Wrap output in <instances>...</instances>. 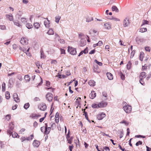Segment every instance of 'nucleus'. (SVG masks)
Instances as JSON below:
<instances>
[{
  "label": "nucleus",
  "mask_w": 151,
  "mask_h": 151,
  "mask_svg": "<svg viewBox=\"0 0 151 151\" xmlns=\"http://www.w3.org/2000/svg\"><path fill=\"white\" fill-rule=\"evenodd\" d=\"M21 21L23 23L25 24L27 21V19L26 18H21Z\"/></svg>",
  "instance_id": "nucleus-42"
},
{
  "label": "nucleus",
  "mask_w": 151,
  "mask_h": 151,
  "mask_svg": "<svg viewBox=\"0 0 151 151\" xmlns=\"http://www.w3.org/2000/svg\"><path fill=\"white\" fill-rule=\"evenodd\" d=\"M91 106L93 108H99V104H93Z\"/></svg>",
  "instance_id": "nucleus-29"
},
{
  "label": "nucleus",
  "mask_w": 151,
  "mask_h": 151,
  "mask_svg": "<svg viewBox=\"0 0 151 151\" xmlns=\"http://www.w3.org/2000/svg\"><path fill=\"white\" fill-rule=\"evenodd\" d=\"M51 129L50 127H47L45 128V134H48L51 130Z\"/></svg>",
  "instance_id": "nucleus-22"
},
{
  "label": "nucleus",
  "mask_w": 151,
  "mask_h": 151,
  "mask_svg": "<svg viewBox=\"0 0 151 151\" xmlns=\"http://www.w3.org/2000/svg\"><path fill=\"white\" fill-rule=\"evenodd\" d=\"M38 80H41L40 83L37 85V86L40 85L42 83V80L40 77H39L38 78Z\"/></svg>",
  "instance_id": "nucleus-51"
},
{
  "label": "nucleus",
  "mask_w": 151,
  "mask_h": 151,
  "mask_svg": "<svg viewBox=\"0 0 151 151\" xmlns=\"http://www.w3.org/2000/svg\"><path fill=\"white\" fill-rule=\"evenodd\" d=\"M102 95L103 96L105 97H106L107 96V94L106 92H103L102 93Z\"/></svg>",
  "instance_id": "nucleus-63"
},
{
  "label": "nucleus",
  "mask_w": 151,
  "mask_h": 151,
  "mask_svg": "<svg viewBox=\"0 0 151 151\" xmlns=\"http://www.w3.org/2000/svg\"><path fill=\"white\" fill-rule=\"evenodd\" d=\"M59 114L58 112L56 114L55 118V121L56 123H58L59 122Z\"/></svg>",
  "instance_id": "nucleus-19"
},
{
  "label": "nucleus",
  "mask_w": 151,
  "mask_h": 151,
  "mask_svg": "<svg viewBox=\"0 0 151 151\" xmlns=\"http://www.w3.org/2000/svg\"><path fill=\"white\" fill-rule=\"evenodd\" d=\"M145 49L146 51L150 52V48L148 46L146 47Z\"/></svg>",
  "instance_id": "nucleus-54"
},
{
  "label": "nucleus",
  "mask_w": 151,
  "mask_h": 151,
  "mask_svg": "<svg viewBox=\"0 0 151 151\" xmlns=\"http://www.w3.org/2000/svg\"><path fill=\"white\" fill-rule=\"evenodd\" d=\"M93 20V18L92 17H88L86 18V21L87 22H89Z\"/></svg>",
  "instance_id": "nucleus-34"
},
{
  "label": "nucleus",
  "mask_w": 151,
  "mask_h": 151,
  "mask_svg": "<svg viewBox=\"0 0 151 151\" xmlns=\"http://www.w3.org/2000/svg\"><path fill=\"white\" fill-rule=\"evenodd\" d=\"M38 125V124L35 121L34 122V123H33L34 127L35 128L36 127H37V126Z\"/></svg>",
  "instance_id": "nucleus-57"
},
{
  "label": "nucleus",
  "mask_w": 151,
  "mask_h": 151,
  "mask_svg": "<svg viewBox=\"0 0 151 151\" xmlns=\"http://www.w3.org/2000/svg\"><path fill=\"white\" fill-rule=\"evenodd\" d=\"M6 84L4 82L2 85V91H4L5 90Z\"/></svg>",
  "instance_id": "nucleus-38"
},
{
  "label": "nucleus",
  "mask_w": 151,
  "mask_h": 151,
  "mask_svg": "<svg viewBox=\"0 0 151 151\" xmlns=\"http://www.w3.org/2000/svg\"><path fill=\"white\" fill-rule=\"evenodd\" d=\"M131 63L130 61H129L127 64V68L129 70L130 69Z\"/></svg>",
  "instance_id": "nucleus-36"
},
{
  "label": "nucleus",
  "mask_w": 151,
  "mask_h": 151,
  "mask_svg": "<svg viewBox=\"0 0 151 151\" xmlns=\"http://www.w3.org/2000/svg\"><path fill=\"white\" fill-rule=\"evenodd\" d=\"M29 104L28 103H27L24 104V107L25 109H27L29 107Z\"/></svg>",
  "instance_id": "nucleus-40"
},
{
  "label": "nucleus",
  "mask_w": 151,
  "mask_h": 151,
  "mask_svg": "<svg viewBox=\"0 0 151 151\" xmlns=\"http://www.w3.org/2000/svg\"><path fill=\"white\" fill-rule=\"evenodd\" d=\"M106 75L108 79L110 80H112L113 79V76L112 75L109 73H106Z\"/></svg>",
  "instance_id": "nucleus-17"
},
{
  "label": "nucleus",
  "mask_w": 151,
  "mask_h": 151,
  "mask_svg": "<svg viewBox=\"0 0 151 151\" xmlns=\"http://www.w3.org/2000/svg\"><path fill=\"white\" fill-rule=\"evenodd\" d=\"M68 52L71 55H75L76 54V49L72 47L68 46Z\"/></svg>",
  "instance_id": "nucleus-3"
},
{
  "label": "nucleus",
  "mask_w": 151,
  "mask_h": 151,
  "mask_svg": "<svg viewBox=\"0 0 151 151\" xmlns=\"http://www.w3.org/2000/svg\"><path fill=\"white\" fill-rule=\"evenodd\" d=\"M96 93L94 91H92L90 94V97L92 99H94L96 96Z\"/></svg>",
  "instance_id": "nucleus-15"
},
{
  "label": "nucleus",
  "mask_w": 151,
  "mask_h": 151,
  "mask_svg": "<svg viewBox=\"0 0 151 151\" xmlns=\"http://www.w3.org/2000/svg\"><path fill=\"white\" fill-rule=\"evenodd\" d=\"M47 33L49 35H53L54 34V31L52 29H50L48 31Z\"/></svg>",
  "instance_id": "nucleus-24"
},
{
  "label": "nucleus",
  "mask_w": 151,
  "mask_h": 151,
  "mask_svg": "<svg viewBox=\"0 0 151 151\" xmlns=\"http://www.w3.org/2000/svg\"><path fill=\"white\" fill-rule=\"evenodd\" d=\"M94 62L99 66H101L102 65V63L101 62H99L96 60H94Z\"/></svg>",
  "instance_id": "nucleus-47"
},
{
  "label": "nucleus",
  "mask_w": 151,
  "mask_h": 151,
  "mask_svg": "<svg viewBox=\"0 0 151 151\" xmlns=\"http://www.w3.org/2000/svg\"><path fill=\"white\" fill-rule=\"evenodd\" d=\"M135 53V51L134 50H133L131 53V55L130 56V58H132L134 56V54Z\"/></svg>",
  "instance_id": "nucleus-48"
},
{
  "label": "nucleus",
  "mask_w": 151,
  "mask_h": 151,
  "mask_svg": "<svg viewBox=\"0 0 151 151\" xmlns=\"http://www.w3.org/2000/svg\"><path fill=\"white\" fill-rule=\"evenodd\" d=\"M20 43L23 45H26L28 44V40L25 37H22L20 41Z\"/></svg>",
  "instance_id": "nucleus-4"
},
{
  "label": "nucleus",
  "mask_w": 151,
  "mask_h": 151,
  "mask_svg": "<svg viewBox=\"0 0 151 151\" xmlns=\"http://www.w3.org/2000/svg\"><path fill=\"white\" fill-rule=\"evenodd\" d=\"M142 144V142L141 141H139L137 142L136 144V146H138L139 145H141Z\"/></svg>",
  "instance_id": "nucleus-55"
},
{
  "label": "nucleus",
  "mask_w": 151,
  "mask_h": 151,
  "mask_svg": "<svg viewBox=\"0 0 151 151\" xmlns=\"http://www.w3.org/2000/svg\"><path fill=\"white\" fill-rule=\"evenodd\" d=\"M88 84L91 86H93L95 85V82L93 80H90L88 82Z\"/></svg>",
  "instance_id": "nucleus-20"
},
{
  "label": "nucleus",
  "mask_w": 151,
  "mask_h": 151,
  "mask_svg": "<svg viewBox=\"0 0 151 151\" xmlns=\"http://www.w3.org/2000/svg\"><path fill=\"white\" fill-rule=\"evenodd\" d=\"M130 21L128 17H126L123 20V24L124 27H128L130 24Z\"/></svg>",
  "instance_id": "nucleus-2"
},
{
  "label": "nucleus",
  "mask_w": 151,
  "mask_h": 151,
  "mask_svg": "<svg viewBox=\"0 0 151 151\" xmlns=\"http://www.w3.org/2000/svg\"><path fill=\"white\" fill-rule=\"evenodd\" d=\"M13 98L14 101L17 102H19L20 101L19 99L18 95L16 93H14L13 94Z\"/></svg>",
  "instance_id": "nucleus-12"
},
{
  "label": "nucleus",
  "mask_w": 151,
  "mask_h": 151,
  "mask_svg": "<svg viewBox=\"0 0 151 151\" xmlns=\"http://www.w3.org/2000/svg\"><path fill=\"white\" fill-rule=\"evenodd\" d=\"M61 17L59 16H57L55 17V22L57 23L59 22V20L60 19Z\"/></svg>",
  "instance_id": "nucleus-25"
},
{
  "label": "nucleus",
  "mask_w": 151,
  "mask_h": 151,
  "mask_svg": "<svg viewBox=\"0 0 151 151\" xmlns=\"http://www.w3.org/2000/svg\"><path fill=\"white\" fill-rule=\"evenodd\" d=\"M14 125L13 122L11 123L9 125V129L11 130H12L14 128Z\"/></svg>",
  "instance_id": "nucleus-30"
},
{
  "label": "nucleus",
  "mask_w": 151,
  "mask_h": 151,
  "mask_svg": "<svg viewBox=\"0 0 151 151\" xmlns=\"http://www.w3.org/2000/svg\"><path fill=\"white\" fill-rule=\"evenodd\" d=\"M80 42L81 43V46L85 45L86 43V40H81Z\"/></svg>",
  "instance_id": "nucleus-27"
},
{
  "label": "nucleus",
  "mask_w": 151,
  "mask_h": 151,
  "mask_svg": "<svg viewBox=\"0 0 151 151\" xmlns=\"http://www.w3.org/2000/svg\"><path fill=\"white\" fill-rule=\"evenodd\" d=\"M45 19H47V20H45L44 21V25L46 28H48L50 27V21L48 20L47 18H45Z\"/></svg>",
  "instance_id": "nucleus-7"
},
{
  "label": "nucleus",
  "mask_w": 151,
  "mask_h": 151,
  "mask_svg": "<svg viewBox=\"0 0 151 151\" xmlns=\"http://www.w3.org/2000/svg\"><path fill=\"white\" fill-rule=\"evenodd\" d=\"M146 75V73L145 72H142L140 74L139 76V78L140 79H144L145 77V75Z\"/></svg>",
  "instance_id": "nucleus-18"
},
{
  "label": "nucleus",
  "mask_w": 151,
  "mask_h": 151,
  "mask_svg": "<svg viewBox=\"0 0 151 151\" xmlns=\"http://www.w3.org/2000/svg\"><path fill=\"white\" fill-rule=\"evenodd\" d=\"M98 43V44L99 46H101L103 45V42L101 41H99Z\"/></svg>",
  "instance_id": "nucleus-61"
},
{
  "label": "nucleus",
  "mask_w": 151,
  "mask_h": 151,
  "mask_svg": "<svg viewBox=\"0 0 151 151\" xmlns=\"http://www.w3.org/2000/svg\"><path fill=\"white\" fill-rule=\"evenodd\" d=\"M84 115H85V118L89 122H91L90 121V120H89V119H88V115H87V113L86 112V111H84Z\"/></svg>",
  "instance_id": "nucleus-37"
},
{
  "label": "nucleus",
  "mask_w": 151,
  "mask_h": 151,
  "mask_svg": "<svg viewBox=\"0 0 151 151\" xmlns=\"http://www.w3.org/2000/svg\"><path fill=\"white\" fill-rule=\"evenodd\" d=\"M120 124H125L126 125H128L129 124V123L128 122H127L126 121L123 120V121L120 122Z\"/></svg>",
  "instance_id": "nucleus-45"
},
{
  "label": "nucleus",
  "mask_w": 151,
  "mask_h": 151,
  "mask_svg": "<svg viewBox=\"0 0 151 151\" xmlns=\"http://www.w3.org/2000/svg\"><path fill=\"white\" fill-rule=\"evenodd\" d=\"M104 149L106 151H109V148L108 147L105 146L104 147Z\"/></svg>",
  "instance_id": "nucleus-60"
},
{
  "label": "nucleus",
  "mask_w": 151,
  "mask_h": 151,
  "mask_svg": "<svg viewBox=\"0 0 151 151\" xmlns=\"http://www.w3.org/2000/svg\"><path fill=\"white\" fill-rule=\"evenodd\" d=\"M105 116L106 115L104 113H102L100 114H98L97 115V118L98 120H101L105 117Z\"/></svg>",
  "instance_id": "nucleus-9"
},
{
  "label": "nucleus",
  "mask_w": 151,
  "mask_h": 151,
  "mask_svg": "<svg viewBox=\"0 0 151 151\" xmlns=\"http://www.w3.org/2000/svg\"><path fill=\"white\" fill-rule=\"evenodd\" d=\"M112 10L113 11H115L116 12H119V9L115 6H114L112 7Z\"/></svg>",
  "instance_id": "nucleus-23"
},
{
  "label": "nucleus",
  "mask_w": 151,
  "mask_h": 151,
  "mask_svg": "<svg viewBox=\"0 0 151 151\" xmlns=\"http://www.w3.org/2000/svg\"><path fill=\"white\" fill-rule=\"evenodd\" d=\"M24 79L26 82H29L30 80V78L28 75H26L24 76Z\"/></svg>",
  "instance_id": "nucleus-28"
},
{
  "label": "nucleus",
  "mask_w": 151,
  "mask_h": 151,
  "mask_svg": "<svg viewBox=\"0 0 151 151\" xmlns=\"http://www.w3.org/2000/svg\"><path fill=\"white\" fill-rule=\"evenodd\" d=\"M13 22L14 24L15 25L19 27L20 26V25H19V21H18L14 20L13 21Z\"/></svg>",
  "instance_id": "nucleus-41"
},
{
  "label": "nucleus",
  "mask_w": 151,
  "mask_h": 151,
  "mask_svg": "<svg viewBox=\"0 0 151 151\" xmlns=\"http://www.w3.org/2000/svg\"><path fill=\"white\" fill-rule=\"evenodd\" d=\"M143 24L141 25V26H142L143 25L145 24H149V21H147L146 20H144L142 22Z\"/></svg>",
  "instance_id": "nucleus-44"
},
{
  "label": "nucleus",
  "mask_w": 151,
  "mask_h": 151,
  "mask_svg": "<svg viewBox=\"0 0 151 151\" xmlns=\"http://www.w3.org/2000/svg\"><path fill=\"white\" fill-rule=\"evenodd\" d=\"M41 116V115L40 114H32L30 116V117L34 119H37Z\"/></svg>",
  "instance_id": "nucleus-10"
},
{
  "label": "nucleus",
  "mask_w": 151,
  "mask_h": 151,
  "mask_svg": "<svg viewBox=\"0 0 151 151\" xmlns=\"http://www.w3.org/2000/svg\"><path fill=\"white\" fill-rule=\"evenodd\" d=\"M38 108L41 110L44 111L46 109L47 106L45 103H42L39 105Z\"/></svg>",
  "instance_id": "nucleus-6"
},
{
  "label": "nucleus",
  "mask_w": 151,
  "mask_h": 151,
  "mask_svg": "<svg viewBox=\"0 0 151 151\" xmlns=\"http://www.w3.org/2000/svg\"><path fill=\"white\" fill-rule=\"evenodd\" d=\"M12 135L13 137L14 138H15V137H17V136H18V137L19 138V136L18 135L17 133L14 132V133H12Z\"/></svg>",
  "instance_id": "nucleus-39"
},
{
  "label": "nucleus",
  "mask_w": 151,
  "mask_h": 151,
  "mask_svg": "<svg viewBox=\"0 0 151 151\" xmlns=\"http://www.w3.org/2000/svg\"><path fill=\"white\" fill-rule=\"evenodd\" d=\"M55 39L56 40H58L60 41V43L64 44L65 42V41L63 39H60L59 35L57 34H55Z\"/></svg>",
  "instance_id": "nucleus-8"
},
{
  "label": "nucleus",
  "mask_w": 151,
  "mask_h": 151,
  "mask_svg": "<svg viewBox=\"0 0 151 151\" xmlns=\"http://www.w3.org/2000/svg\"><path fill=\"white\" fill-rule=\"evenodd\" d=\"M107 105V103L106 101H102L99 103V108H102L106 106Z\"/></svg>",
  "instance_id": "nucleus-13"
},
{
  "label": "nucleus",
  "mask_w": 151,
  "mask_h": 151,
  "mask_svg": "<svg viewBox=\"0 0 151 151\" xmlns=\"http://www.w3.org/2000/svg\"><path fill=\"white\" fill-rule=\"evenodd\" d=\"M147 31V29L146 28H142L140 29L139 32H143Z\"/></svg>",
  "instance_id": "nucleus-31"
},
{
  "label": "nucleus",
  "mask_w": 151,
  "mask_h": 151,
  "mask_svg": "<svg viewBox=\"0 0 151 151\" xmlns=\"http://www.w3.org/2000/svg\"><path fill=\"white\" fill-rule=\"evenodd\" d=\"M104 27L105 29H111V23L107 22L104 24Z\"/></svg>",
  "instance_id": "nucleus-11"
},
{
  "label": "nucleus",
  "mask_w": 151,
  "mask_h": 151,
  "mask_svg": "<svg viewBox=\"0 0 151 151\" xmlns=\"http://www.w3.org/2000/svg\"><path fill=\"white\" fill-rule=\"evenodd\" d=\"M0 29L2 30H5L6 27L5 25H0Z\"/></svg>",
  "instance_id": "nucleus-46"
},
{
  "label": "nucleus",
  "mask_w": 151,
  "mask_h": 151,
  "mask_svg": "<svg viewBox=\"0 0 151 151\" xmlns=\"http://www.w3.org/2000/svg\"><path fill=\"white\" fill-rule=\"evenodd\" d=\"M34 27L36 29H38L40 27V24L38 22H35L33 24Z\"/></svg>",
  "instance_id": "nucleus-21"
},
{
  "label": "nucleus",
  "mask_w": 151,
  "mask_h": 151,
  "mask_svg": "<svg viewBox=\"0 0 151 151\" xmlns=\"http://www.w3.org/2000/svg\"><path fill=\"white\" fill-rule=\"evenodd\" d=\"M139 82L142 85L144 86L145 85V83L143 81V79H140Z\"/></svg>",
  "instance_id": "nucleus-49"
},
{
  "label": "nucleus",
  "mask_w": 151,
  "mask_h": 151,
  "mask_svg": "<svg viewBox=\"0 0 151 151\" xmlns=\"http://www.w3.org/2000/svg\"><path fill=\"white\" fill-rule=\"evenodd\" d=\"M123 109L124 111L127 113H129L131 112L132 108L131 106L127 104L125 102H123Z\"/></svg>",
  "instance_id": "nucleus-1"
},
{
  "label": "nucleus",
  "mask_w": 151,
  "mask_h": 151,
  "mask_svg": "<svg viewBox=\"0 0 151 151\" xmlns=\"http://www.w3.org/2000/svg\"><path fill=\"white\" fill-rule=\"evenodd\" d=\"M111 19L115 21H120L119 19L115 17H112Z\"/></svg>",
  "instance_id": "nucleus-43"
},
{
  "label": "nucleus",
  "mask_w": 151,
  "mask_h": 151,
  "mask_svg": "<svg viewBox=\"0 0 151 151\" xmlns=\"http://www.w3.org/2000/svg\"><path fill=\"white\" fill-rule=\"evenodd\" d=\"M19 49L20 50H22L25 53H26V52H28L29 51V48L27 51H26V50L22 49V48L21 47H19Z\"/></svg>",
  "instance_id": "nucleus-52"
},
{
  "label": "nucleus",
  "mask_w": 151,
  "mask_h": 151,
  "mask_svg": "<svg viewBox=\"0 0 151 151\" xmlns=\"http://www.w3.org/2000/svg\"><path fill=\"white\" fill-rule=\"evenodd\" d=\"M6 98L8 99L10 98L9 93L8 91H6L5 94Z\"/></svg>",
  "instance_id": "nucleus-32"
},
{
  "label": "nucleus",
  "mask_w": 151,
  "mask_h": 151,
  "mask_svg": "<svg viewBox=\"0 0 151 151\" xmlns=\"http://www.w3.org/2000/svg\"><path fill=\"white\" fill-rule=\"evenodd\" d=\"M83 51L84 52H83L85 54H86L88 52V49L87 47L84 50H83Z\"/></svg>",
  "instance_id": "nucleus-58"
},
{
  "label": "nucleus",
  "mask_w": 151,
  "mask_h": 151,
  "mask_svg": "<svg viewBox=\"0 0 151 151\" xmlns=\"http://www.w3.org/2000/svg\"><path fill=\"white\" fill-rule=\"evenodd\" d=\"M40 130L42 132L45 133V128L44 127H42L41 128Z\"/></svg>",
  "instance_id": "nucleus-56"
},
{
  "label": "nucleus",
  "mask_w": 151,
  "mask_h": 151,
  "mask_svg": "<svg viewBox=\"0 0 151 151\" xmlns=\"http://www.w3.org/2000/svg\"><path fill=\"white\" fill-rule=\"evenodd\" d=\"M41 58H45V55H44V53L43 52L41 51Z\"/></svg>",
  "instance_id": "nucleus-50"
},
{
  "label": "nucleus",
  "mask_w": 151,
  "mask_h": 151,
  "mask_svg": "<svg viewBox=\"0 0 151 151\" xmlns=\"http://www.w3.org/2000/svg\"><path fill=\"white\" fill-rule=\"evenodd\" d=\"M57 61L55 60H52L51 62V64H57Z\"/></svg>",
  "instance_id": "nucleus-59"
},
{
  "label": "nucleus",
  "mask_w": 151,
  "mask_h": 151,
  "mask_svg": "<svg viewBox=\"0 0 151 151\" xmlns=\"http://www.w3.org/2000/svg\"><path fill=\"white\" fill-rule=\"evenodd\" d=\"M46 98L49 101H51L53 99V95L51 93H48L46 94Z\"/></svg>",
  "instance_id": "nucleus-5"
},
{
  "label": "nucleus",
  "mask_w": 151,
  "mask_h": 151,
  "mask_svg": "<svg viewBox=\"0 0 151 151\" xmlns=\"http://www.w3.org/2000/svg\"><path fill=\"white\" fill-rule=\"evenodd\" d=\"M26 26L28 29H30L32 27V25L30 23L27 24H26Z\"/></svg>",
  "instance_id": "nucleus-35"
},
{
  "label": "nucleus",
  "mask_w": 151,
  "mask_h": 151,
  "mask_svg": "<svg viewBox=\"0 0 151 151\" xmlns=\"http://www.w3.org/2000/svg\"><path fill=\"white\" fill-rule=\"evenodd\" d=\"M11 115L9 114H8L6 115V119L8 120H9L11 119Z\"/></svg>",
  "instance_id": "nucleus-53"
},
{
  "label": "nucleus",
  "mask_w": 151,
  "mask_h": 151,
  "mask_svg": "<svg viewBox=\"0 0 151 151\" xmlns=\"http://www.w3.org/2000/svg\"><path fill=\"white\" fill-rule=\"evenodd\" d=\"M40 144V142L37 140H35L33 143V145L35 147H37Z\"/></svg>",
  "instance_id": "nucleus-14"
},
{
  "label": "nucleus",
  "mask_w": 151,
  "mask_h": 151,
  "mask_svg": "<svg viewBox=\"0 0 151 151\" xmlns=\"http://www.w3.org/2000/svg\"><path fill=\"white\" fill-rule=\"evenodd\" d=\"M147 66H146L144 65L143 66L142 68V70H144L147 69Z\"/></svg>",
  "instance_id": "nucleus-62"
},
{
  "label": "nucleus",
  "mask_w": 151,
  "mask_h": 151,
  "mask_svg": "<svg viewBox=\"0 0 151 151\" xmlns=\"http://www.w3.org/2000/svg\"><path fill=\"white\" fill-rule=\"evenodd\" d=\"M22 141L23 142L25 140H30V138L29 137H22L21 138Z\"/></svg>",
  "instance_id": "nucleus-33"
},
{
  "label": "nucleus",
  "mask_w": 151,
  "mask_h": 151,
  "mask_svg": "<svg viewBox=\"0 0 151 151\" xmlns=\"http://www.w3.org/2000/svg\"><path fill=\"white\" fill-rule=\"evenodd\" d=\"M6 18H7L10 21L13 20V17L12 14H7L6 15Z\"/></svg>",
  "instance_id": "nucleus-16"
},
{
  "label": "nucleus",
  "mask_w": 151,
  "mask_h": 151,
  "mask_svg": "<svg viewBox=\"0 0 151 151\" xmlns=\"http://www.w3.org/2000/svg\"><path fill=\"white\" fill-rule=\"evenodd\" d=\"M25 129H22L19 131V133L20 134H22L25 131Z\"/></svg>",
  "instance_id": "nucleus-64"
},
{
  "label": "nucleus",
  "mask_w": 151,
  "mask_h": 151,
  "mask_svg": "<svg viewBox=\"0 0 151 151\" xmlns=\"http://www.w3.org/2000/svg\"><path fill=\"white\" fill-rule=\"evenodd\" d=\"M144 53L143 52H141L140 54L139 58L141 61H142L144 56Z\"/></svg>",
  "instance_id": "nucleus-26"
}]
</instances>
